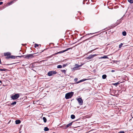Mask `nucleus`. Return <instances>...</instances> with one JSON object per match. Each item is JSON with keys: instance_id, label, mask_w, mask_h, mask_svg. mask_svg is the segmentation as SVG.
<instances>
[{"instance_id": "7c9ffc66", "label": "nucleus", "mask_w": 133, "mask_h": 133, "mask_svg": "<svg viewBox=\"0 0 133 133\" xmlns=\"http://www.w3.org/2000/svg\"><path fill=\"white\" fill-rule=\"evenodd\" d=\"M7 85L6 84H4L3 85V86H7Z\"/></svg>"}, {"instance_id": "20e7f679", "label": "nucleus", "mask_w": 133, "mask_h": 133, "mask_svg": "<svg viewBox=\"0 0 133 133\" xmlns=\"http://www.w3.org/2000/svg\"><path fill=\"white\" fill-rule=\"evenodd\" d=\"M34 57L32 54L28 55L25 56L24 58L27 59H28L32 58Z\"/></svg>"}, {"instance_id": "f03ea898", "label": "nucleus", "mask_w": 133, "mask_h": 133, "mask_svg": "<svg viewBox=\"0 0 133 133\" xmlns=\"http://www.w3.org/2000/svg\"><path fill=\"white\" fill-rule=\"evenodd\" d=\"M19 94H16L14 95H12L11 97L12 99L14 100L17 99L19 97Z\"/></svg>"}, {"instance_id": "4468645a", "label": "nucleus", "mask_w": 133, "mask_h": 133, "mask_svg": "<svg viewBox=\"0 0 133 133\" xmlns=\"http://www.w3.org/2000/svg\"><path fill=\"white\" fill-rule=\"evenodd\" d=\"M43 120L44 122L45 123H46V118L45 117H43Z\"/></svg>"}, {"instance_id": "dca6fc26", "label": "nucleus", "mask_w": 133, "mask_h": 133, "mask_svg": "<svg viewBox=\"0 0 133 133\" xmlns=\"http://www.w3.org/2000/svg\"><path fill=\"white\" fill-rule=\"evenodd\" d=\"M71 118L72 119H74L75 118V116L74 115H71Z\"/></svg>"}, {"instance_id": "c756f323", "label": "nucleus", "mask_w": 133, "mask_h": 133, "mask_svg": "<svg viewBox=\"0 0 133 133\" xmlns=\"http://www.w3.org/2000/svg\"><path fill=\"white\" fill-rule=\"evenodd\" d=\"M70 49V48H68V49H66V50H65L63 51V52H65V51H67L68 49Z\"/></svg>"}, {"instance_id": "7ed1b4c3", "label": "nucleus", "mask_w": 133, "mask_h": 133, "mask_svg": "<svg viewBox=\"0 0 133 133\" xmlns=\"http://www.w3.org/2000/svg\"><path fill=\"white\" fill-rule=\"evenodd\" d=\"M56 73V72L55 71H51L49 72L48 73V75L49 76H50L55 74Z\"/></svg>"}, {"instance_id": "1a4fd4ad", "label": "nucleus", "mask_w": 133, "mask_h": 133, "mask_svg": "<svg viewBox=\"0 0 133 133\" xmlns=\"http://www.w3.org/2000/svg\"><path fill=\"white\" fill-rule=\"evenodd\" d=\"M4 55L5 56H10L11 55V53L9 52H7L6 53H4Z\"/></svg>"}, {"instance_id": "9b49d317", "label": "nucleus", "mask_w": 133, "mask_h": 133, "mask_svg": "<svg viewBox=\"0 0 133 133\" xmlns=\"http://www.w3.org/2000/svg\"><path fill=\"white\" fill-rule=\"evenodd\" d=\"M72 122H71L70 123H69V124H67L66 125V128H68V127L71 126L72 124Z\"/></svg>"}, {"instance_id": "e433bc0d", "label": "nucleus", "mask_w": 133, "mask_h": 133, "mask_svg": "<svg viewBox=\"0 0 133 133\" xmlns=\"http://www.w3.org/2000/svg\"><path fill=\"white\" fill-rule=\"evenodd\" d=\"M119 83L118 82H117V83Z\"/></svg>"}, {"instance_id": "b1692460", "label": "nucleus", "mask_w": 133, "mask_h": 133, "mask_svg": "<svg viewBox=\"0 0 133 133\" xmlns=\"http://www.w3.org/2000/svg\"><path fill=\"white\" fill-rule=\"evenodd\" d=\"M119 84H113V85L116 87L117 85H119Z\"/></svg>"}, {"instance_id": "72a5a7b5", "label": "nucleus", "mask_w": 133, "mask_h": 133, "mask_svg": "<svg viewBox=\"0 0 133 133\" xmlns=\"http://www.w3.org/2000/svg\"><path fill=\"white\" fill-rule=\"evenodd\" d=\"M66 66V65L65 64H63V67H64V66Z\"/></svg>"}, {"instance_id": "393cba45", "label": "nucleus", "mask_w": 133, "mask_h": 133, "mask_svg": "<svg viewBox=\"0 0 133 133\" xmlns=\"http://www.w3.org/2000/svg\"><path fill=\"white\" fill-rule=\"evenodd\" d=\"M5 70L3 69H0V71H5Z\"/></svg>"}, {"instance_id": "6e6552de", "label": "nucleus", "mask_w": 133, "mask_h": 133, "mask_svg": "<svg viewBox=\"0 0 133 133\" xmlns=\"http://www.w3.org/2000/svg\"><path fill=\"white\" fill-rule=\"evenodd\" d=\"M96 55H90L87 58L88 59H90L93 58V57Z\"/></svg>"}, {"instance_id": "cd10ccee", "label": "nucleus", "mask_w": 133, "mask_h": 133, "mask_svg": "<svg viewBox=\"0 0 133 133\" xmlns=\"http://www.w3.org/2000/svg\"><path fill=\"white\" fill-rule=\"evenodd\" d=\"M119 133H124V132L123 131H121L119 132Z\"/></svg>"}, {"instance_id": "c9c22d12", "label": "nucleus", "mask_w": 133, "mask_h": 133, "mask_svg": "<svg viewBox=\"0 0 133 133\" xmlns=\"http://www.w3.org/2000/svg\"><path fill=\"white\" fill-rule=\"evenodd\" d=\"M1 59L0 58V64H1Z\"/></svg>"}, {"instance_id": "f704fd0d", "label": "nucleus", "mask_w": 133, "mask_h": 133, "mask_svg": "<svg viewBox=\"0 0 133 133\" xmlns=\"http://www.w3.org/2000/svg\"><path fill=\"white\" fill-rule=\"evenodd\" d=\"M21 57H22V56H21ZM16 57H20V56H17Z\"/></svg>"}, {"instance_id": "aec40b11", "label": "nucleus", "mask_w": 133, "mask_h": 133, "mask_svg": "<svg viewBox=\"0 0 133 133\" xmlns=\"http://www.w3.org/2000/svg\"><path fill=\"white\" fill-rule=\"evenodd\" d=\"M128 2L131 3H133V0H128Z\"/></svg>"}, {"instance_id": "ddd939ff", "label": "nucleus", "mask_w": 133, "mask_h": 133, "mask_svg": "<svg viewBox=\"0 0 133 133\" xmlns=\"http://www.w3.org/2000/svg\"><path fill=\"white\" fill-rule=\"evenodd\" d=\"M86 80V79H82L81 80H80L79 81H78L76 83H80V82H83V81Z\"/></svg>"}, {"instance_id": "412c9836", "label": "nucleus", "mask_w": 133, "mask_h": 133, "mask_svg": "<svg viewBox=\"0 0 133 133\" xmlns=\"http://www.w3.org/2000/svg\"><path fill=\"white\" fill-rule=\"evenodd\" d=\"M62 68V66L61 65H59L57 66V68Z\"/></svg>"}, {"instance_id": "423d86ee", "label": "nucleus", "mask_w": 133, "mask_h": 133, "mask_svg": "<svg viewBox=\"0 0 133 133\" xmlns=\"http://www.w3.org/2000/svg\"><path fill=\"white\" fill-rule=\"evenodd\" d=\"M23 84H17V88L18 89L22 88L24 87Z\"/></svg>"}, {"instance_id": "5701e85b", "label": "nucleus", "mask_w": 133, "mask_h": 133, "mask_svg": "<svg viewBox=\"0 0 133 133\" xmlns=\"http://www.w3.org/2000/svg\"><path fill=\"white\" fill-rule=\"evenodd\" d=\"M123 43H121L120 45H119V48H121L122 46L123 45Z\"/></svg>"}, {"instance_id": "2eb2a0df", "label": "nucleus", "mask_w": 133, "mask_h": 133, "mask_svg": "<svg viewBox=\"0 0 133 133\" xmlns=\"http://www.w3.org/2000/svg\"><path fill=\"white\" fill-rule=\"evenodd\" d=\"M49 129L47 127H45L44 128V130L45 131H47L49 130Z\"/></svg>"}, {"instance_id": "f257e3e1", "label": "nucleus", "mask_w": 133, "mask_h": 133, "mask_svg": "<svg viewBox=\"0 0 133 133\" xmlns=\"http://www.w3.org/2000/svg\"><path fill=\"white\" fill-rule=\"evenodd\" d=\"M74 94V92H72L67 93L65 95V98L66 99L70 98L73 96Z\"/></svg>"}, {"instance_id": "4be33fe9", "label": "nucleus", "mask_w": 133, "mask_h": 133, "mask_svg": "<svg viewBox=\"0 0 133 133\" xmlns=\"http://www.w3.org/2000/svg\"><path fill=\"white\" fill-rule=\"evenodd\" d=\"M16 102L15 101L14 102L11 103V105H15L16 104Z\"/></svg>"}, {"instance_id": "a878e982", "label": "nucleus", "mask_w": 133, "mask_h": 133, "mask_svg": "<svg viewBox=\"0 0 133 133\" xmlns=\"http://www.w3.org/2000/svg\"><path fill=\"white\" fill-rule=\"evenodd\" d=\"M62 72H64V73H65V72L66 71L65 70H62Z\"/></svg>"}, {"instance_id": "bb28decb", "label": "nucleus", "mask_w": 133, "mask_h": 133, "mask_svg": "<svg viewBox=\"0 0 133 133\" xmlns=\"http://www.w3.org/2000/svg\"><path fill=\"white\" fill-rule=\"evenodd\" d=\"M38 46V44H35V48H36L37 46Z\"/></svg>"}, {"instance_id": "6ab92c4d", "label": "nucleus", "mask_w": 133, "mask_h": 133, "mask_svg": "<svg viewBox=\"0 0 133 133\" xmlns=\"http://www.w3.org/2000/svg\"><path fill=\"white\" fill-rule=\"evenodd\" d=\"M122 34L123 36H125L126 35V32L125 31H123L122 32Z\"/></svg>"}, {"instance_id": "39448f33", "label": "nucleus", "mask_w": 133, "mask_h": 133, "mask_svg": "<svg viewBox=\"0 0 133 133\" xmlns=\"http://www.w3.org/2000/svg\"><path fill=\"white\" fill-rule=\"evenodd\" d=\"M82 65H79L77 64H76L75 65V67L74 68L72 69L74 70H76L79 69L78 68L79 67H81L82 66Z\"/></svg>"}, {"instance_id": "0eeeda50", "label": "nucleus", "mask_w": 133, "mask_h": 133, "mask_svg": "<svg viewBox=\"0 0 133 133\" xmlns=\"http://www.w3.org/2000/svg\"><path fill=\"white\" fill-rule=\"evenodd\" d=\"M77 100L80 105H82L83 104V101L81 98H78Z\"/></svg>"}, {"instance_id": "4c0bfd02", "label": "nucleus", "mask_w": 133, "mask_h": 133, "mask_svg": "<svg viewBox=\"0 0 133 133\" xmlns=\"http://www.w3.org/2000/svg\"><path fill=\"white\" fill-rule=\"evenodd\" d=\"M0 82H1V81H0Z\"/></svg>"}, {"instance_id": "9d476101", "label": "nucleus", "mask_w": 133, "mask_h": 133, "mask_svg": "<svg viewBox=\"0 0 133 133\" xmlns=\"http://www.w3.org/2000/svg\"><path fill=\"white\" fill-rule=\"evenodd\" d=\"M21 122V121L19 119L16 120L15 121L16 124H18L20 123Z\"/></svg>"}, {"instance_id": "a211bd4d", "label": "nucleus", "mask_w": 133, "mask_h": 133, "mask_svg": "<svg viewBox=\"0 0 133 133\" xmlns=\"http://www.w3.org/2000/svg\"><path fill=\"white\" fill-rule=\"evenodd\" d=\"M10 58H11L15 59L16 58V57L15 56H11L10 57Z\"/></svg>"}, {"instance_id": "473e14b6", "label": "nucleus", "mask_w": 133, "mask_h": 133, "mask_svg": "<svg viewBox=\"0 0 133 133\" xmlns=\"http://www.w3.org/2000/svg\"><path fill=\"white\" fill-rule=\"evenodd\" d=\"M115 71L114 70H112L111 71V72H114V71Z\"/></svg>"}, {"instance_id": "f3484780", "label": "nucleus", "mask_w": 133, "mask_h": 133, "mask_svg": "<svg viewBox=\"0 0 133 133\" xmlns=\"http://www.w3.org/2000/svg\"><path fill=\"white\" fill-rule=\"evenodd\" d=\"M107 75H104L102 76V78L103 79H105L106 78Z\"/></svg>"}, {"instance_id": "f8f14e48", "label": "nucleus", "mask_w": 133, "mask_h": 133, "mask_svg": "<svg viewBox=\"0 0 133 133\" xmlns=\"http://www.w3.org/2000/svg\"><path fill=\"white\" fill-rule=\"evenodd\" d=\"M108 57L107 56H103L102 57H101L99 58V59H103V58H108Z\"/></svg>"}, {"instance_id": "c85d7f7f", "label": "nucleus", "mask_w": 133, "mask_h": 133, "mask_svg": "<svg viewBox=\"0 0 133 133\" xmlns=\"http://www.w3.org/2000/svg\"><path fill=\"white\" fill-rule=\"evenodd\" d=\"M77 78H75L74 79V81H75V82H76L77 81Z\"/></svg>"}, {"instance_id": "2f4dec72", "label": "nucleus", "mask_w": 133, "mask_h": 133, "mask_svg": "<svg viewBox=\"0 0 133 133\" xmlns=\"http://www.w3.org/2000/svg\"><path fill=\"white\" fill-rule=\"evenodd\" d=\"M3 3L2 2H0V5H1L3 4Z\"/></svg>"}]
</instances>
